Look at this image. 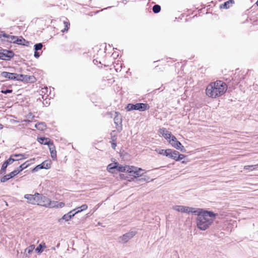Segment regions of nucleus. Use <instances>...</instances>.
Segmentation results:
<instances>
[{
    "label": "nucleus",
    "instance_id": "nucleus-34",
    "mask_svg": "<svg viewBox=\"0 0 258 258\" xmlns=\"http://www.w3.org/2000/svg\"><path fill=\"white\" fill-rule=\"evenodd\" d=\"M161 10V7L159 5H156L153 6V11L155 13H159Z\"/></svg>",
    "mask_w": 258,
    "mask_h": 258
},
{
    "label": "nucleus",
    "instance_id": "nucleus-1",
    "mask_svg": "<svg viewBox=\"0 0 258 258\" xmlns=\"http://www.w3.org/2000/svg\"><path fill=\"white\" fill-rule=\"evenodd\" d=\"M194 214L197 215L196 225L198 228L205 231L213 224L218 214L212 211H208L201 208H196Z\"/></svg>",
    "mask_w": 258,
    "mask_h": 258
},
{
    "label": "nucleus",
    "instance_id": "nucleus-29",
    "mask_svg": "<svg viewBox=\"0 0 258 258\" xmlns=\"http://www.w3.org/2000/svg\"><path fill=\"white\" fill-rule=\"evenodd\" d=\"M234 3V1L232 0L227 1L224 3L223 6H221V8H223L224 9L229 8Z\"/></svg>",
    "mask_w": 258,
    "mask_h": 258
},
{
    "label": "nucleus",
    "instance_id": "nucleus-13",
    "mask_svg": "<svg viewBox=\"0 0 258 258\" xmlns=\"http://www.w3.org/2000/svg\"><path fill=\"white\" fill-rule=\"evenodd\" d=\"M159 135L164 137L167 141L171 138L172 135L166 128H160L158 131Z\"/></svg>",
    "mask_w": 258,
    "mask_h": 258
},
{
    "label": "nucleus",
    "instance_id": "nucleus-43",
    "mask_svg": "<svg viewBox=\"0 0 258 258\" xmlns=\"http://www.w3.org/2000/svg\"><path fill=\"white\" fill-rule=\"evenodd\" d=\"M3 128V125L2 124L0 123V130H2Z\"/></svg>",
    "mask_w": 258,
    "mask_h": 258
},
{
    "label": "nucleus",
    "instance_id": "nucleus-37",
    "mask_svg": "<svg viewBox=\"0 0 258 258\" xmlns=\"http://www.w3.org/2000/svg\"><path fill=\"white\" fill-rule=\"evenodd\" d=\"M185 157V156L183 154H180L178 152V155H177V156H176V161H179V160H181L183 159H184Z\"/></svg>",
    "mask_w": 258,
    "mask_h": 258
},
{
    "label": "nucleus",
    "instance_id": "nucleus-2",
    "mask_svg": "<svg viewBox=\"0 0 258 258\" xmlns=\"http://www.w3.org/2000/svg\"><path fill=\"white\" fill-rule=\"evenodd\" d=\"M226 84L220 81L210 84L206 88V94L209 97L215 98L224 94L227 90Z\"/></svg>",
    "mask_w": 258,
    "mask_h": 258
},
{
    "label": "nucleus",
    "instance_id": "nucleus-33",
    "mask_svg": "<svg viewBox=\"0 0 258 258\" xmlns=\"http://www.w3.org/2000/svg\"><path fill=\"white\" fill-rule=\"evenodd\" d=\"M9 164L8 163H7L6 161L3 163V164L2 166L1 170V174H4L6 172V169Z\"/></svg>",
    "mask_w": 258,
    "mask_h": 258
},
{
    "label": "nucleus",
    "instance_id": "nucleus-6",
    "mask_svg": "<svg viewBox=\"0 0 258 258\" xmlns=\"http://www.w3.org/2000/svg\"><path fill=\"white\" fill-rule=\"evenodd\" d=\"M5 37L7 40L11 43H16L19 44H22L23 41H25L24 39H19L17 37L7 34L3 32H0V37Z\"/></svg>",
    "mask_w": 258,
    "mask_h": 258
},
{
    "label": "nucleus",
    "instance_id": "nucleus-4",
    "mask_svg": "<svg viewBox=\"0 0 258 258\" xmlns=\"http://www.w3.org/2000/svg\"><path fill=\"white\" fill-rule=\"evenodd\" d=\"M149 106L148 104L145 103H137L136 104L130 103L128 104L126 107V109L127 111L137 110L143 111L149 109Z\"/></svg>",
    "mask_w": 258,
    "mask_h": 258
},
{
    "label": "nucleus",
    "instance_id": "nucleus-25",
    "mask_svg": "<svg viewBox=\"0 0 258 258\" xmlns=\"http://www.w3.org/2000/svg\"><path fill=\"white\" fill-rule=\"evenodd\" d=\"M168 157L172 158L176 161V156L177 155H178V151L170 149V152H168Z\"/></svg>",
    "mask_w": 258,
    "mask_h": 258
},
{
    "label": "nucleus",
    "instance_id": "nucleus-31",
    "mask_svg": "<svg viewBox=\"0 0 258 258\" xmlns=\"http://www.w3.org/2000/svg\"><path fill=\"white\" fill-rule=\"evenodd\" d=\"M35 249V246L34 245H31L29 247L26 248L25 250V253H27L28 254L31 253V252Z\"/></svg>",
    "mask_w": 258,
    "mask_h": 258
},
{
    "label": "nucleus",
    "instance_id": "nucleus-30",
    "mask_svg": "<svg viewBox=\"0 0 258 258\" xmlns=\"http://www.w3.org/2000/svg\"><path fill=\"white\" fill-rule=\"evenodd\" d=\"M178 141L176 137L172 135L171 138L168 141V143L173 147V145H175Z\"/></svg>",
    "mask_w": 258,
    "mask_h": 258
},
{
    "label": "nucleus",
    "instance_id": "nucleus-26",
    "mask_svg": "<svg viewBox=\"0 0 258 258\" xmlns=\"http://www.w3.org/2000/svg\"><path fill=\"white\" fill-rule=\"evenodd\" d=\"M117 165V163H111V164H109L107 168V170L109 172L113 173L114 172V170L115 169L116 170Z\"/></svg>",
    "mask_w": 258,
    "mask_h": 258
},
{
    "label": "nucleus",
    "instance_id": "nucleus-45",
    "mask_svg": "<svg viewBox=\"0 0 258 258\" xmlns=\"http://www.w3.org/2000/svg\"><path fill=\"white\" fill-rule=\"evenodd\" d=\"M18 157V158H21V157Z\"/></svg>",
    "mask_w": 258,
    "mask_h": 258
},
{
    "label": "nucleus",
    "instance_id": "nucleus-5",
    "mask_svg": "<svg viewBox=\"0 0 258 258\" xmlns=\"http://www.w3.org/2000/svg\"><path fill=\"white\" fill-rule=\"evenodd\" d=\"M172 209L180 213L186 214H194L196 208L190 207L181 205H175L172 207Z\"/></svg>",
    "mask_w": 258,
    "mask_h": 258
},
{
    "label": "nucleus",
    "instance_id": "nucleus-15",
    "mask_svg": "<svg viewBox=\"0 0 258 258\" xmlns=\"http://www.w3.org/2000/svg\"><path fill=\"white\" fill-rule=\"evenodd\" d=\"M18 173H19V171H15V170L11 172L10 173L5 175L1 179V181L2 182H5L10 179V178L14 177L16 175H17Z\"/></svg>",
    "mask_w": 258,
    "mask_h": 258
},
{
    "label": "nucleus",
    "instance_id": "nucleus-10",
    "mask_svg": "<svg viewBox=\"0 0 258 258\" xmlns=\"http://www.w3.org/2000/svg\"><path fill=\"white\" fill-rule=\"evenodd\" d=\"M14 55L13 52L6 49L0 51V59L8 60L10 59Z\"/></svg>",
    "mask_w": 258,
    "mask_h": 258
},
{
    "label": "nucleus",
    "instance_id": "nucleus-21",
    "mask_svg": "<svg viewBox=\"0 0 258 258\" xmlns=\"http://www.w3.org/2000/svg\"><path fill=\"white\" fill-rule=\"evenodd\" d=\"M115 116H114V123L117 125H119L121 124L122 121L121 116L117 112H115Z\"/></svg>",
    "mask_w": 258,
    "mask_h": 258
},
{
    "label": "nucleus",
    "instance_id": "nucleus-27",
    "mask_svg": "<svg viewBox=\"0 0 258 258\" xmlns=\"http://www.w3.org/2000/svg\"><path fill=\"white\" fill-rule=\"evenodd\" d=\"M173 147L177 150H180L182 152H184L185 151V149L184 147L181 145L180 142L179 141L176 142L175 145H173Z\"/></svg>",
    "mask_w": 258,
    "mask_h": 258
},
{
    "label": "nucleus",
    "instance_id": "nucleus-32",
    "mask_svg": "<svg viewBox=\"0 0 258 258\" xmlns=\"http://www.w3.org/2000/svg\"><path fill=\"white\" fill-rule=\"evenodd\" d=\"M29 164H26V163H24L22 164H21L20 167L19 169H15V171H19V173L22 171L23 169L26 168L28 166Z\"/></svg>",
    "mask_w": 258,
    "mask_h": 258
},
{
    "label": "nucleus",
    "instance_id": "nucleus-36",
    "mask_svg": "<svg viewBox=\"0 0 258 258\" xmlns=\"http://www.w3.org/2000/svg\"><path fill=\"white\" fill-rule=\"evenodd\" d=\"M42 44L41 43L36 44L34 45V49L35 51H38L39 50H41L42 48Z\"/></svg>",
    "mask_w": 258,
    "mask_h": 258
},
{
    "label": "nucleus",
    "instance_id": "nucleus-38",
    "mask_svg": "<svg viewBox=\"0 0 258 258\" xmlns=\"http://www.w3.org/2000/svg\"><path fill=\"white\" fill-rule=\"evenodd\" d=\"M254 166L258 167V164L257 165H246V166H244V169H245V170H248V169H249L251 167H253Z\"/></svg>",
    "mask_w": 258,
    "mask_h": 258
},
{
    "label": "nucleus",
    "instance_id": "nucleus-40",
    "mask_svg": "<svg viewBox=\"0 0 258 258\" xmlns=\"http://www.w3.org/2000/svg\"><path fill=\"white\" fill-rule=\"evenodd\" d=\"M12 92V90H9V89H7L5 91H2V92L4 93V94H7L8 93H11Z\"/></svg>",
    "mask_w": 258,
    "mask_h": 258
},
{
    "label": "nucleus",
    "instance_id": "nucleus-19",
    "mask_svg": "<svg viewBox=\"0 0 258 258\" xmlns=\"http://www.w3.org/2000/svg\"><path fill=\"white\" fill-rule=\"evenodd\" d=\"M37 141L40 144L47 145L48 146L52 143L49 139L44 137L38 138Z\"/></svg>",
    "mask_w": 258,
    "mask_h": 258
},
{
    "label": "nucleus",
    "instance_id": "nucleus-9",
    "mask_svg": "<svg viewBox=\"0 0 258 258\" xmlns=\"http://www.w3.org/2000/svg\"><path fill=\"white\" fill-rule=\"evenodd\" d=\"M39 197L40 194L38 193H35L34 195L26 194L24 196V198L27 200V203L33 205H37Z\"/></svg>",
    "mask_w": 258,
    "mask_h": 258
},
{
    "label": "nucleus",
    "instance_id": "nucleus-24",
    "mask_svg": "<svg viewBox=\"0 0 258 258\" xmlns=\"http://www.w3.org/2000/svg\"><path fill=\"white\" fill-rule=\"evenodd\" d=\"M72 212H73V211H71L67 214H64L62 216L61 219L64 220L66 221H68L75 215L74 213H73L72 215H71V213H72Z\"/></svg>",
    "mask_w": 258,
    "mask_h": 258
},
{
    "label": "nucleus",
    "instance_id": "nucleus-18",
    "mask_svg": "<svg viewBox=\"0 0 258 258\" xmlns=\"http://www.w3.org/2000/svg\"><path fill=\"white\" fill-rule=\"evenodd\" d=\"M49 149L50 152L51 157L53 159H56V152L55 150V147L52 143L49 146Z\"/></svg>",
    "mask_w": 258,
    "mask_h": 258
},
{
    "label": "nucleus",
    "instance_id": "nucleus-35",
    "mask_svg": "<svg viewBox=\"0 0 258 258\" xmlns=\"http://www.w3.org/2000/svg\"><path fill=\"white\" fill-rule=\"evenodd\" d=\"M64 25V28L63 30H62L61 31L62 32H67L68 31L69 26H70V23L68 21H64L63 22Z\"/></svg>",
    "mask_w": 258,
    "mask_h": 258
},
{
    "label": "nucleus",
    "instance_id": "nucleus-12",
    "mask_svg": "<svg viewBox=\"0 0 258 258\" xmlns=\"http://www.w3.org/2000/svg\"><path fill=\"white\" fill-rule=\"evenodd\" d=\"M51 167V162L48 161H45L43 162L41 164L38 165L36 166L33 169V172H37L40 169H48Z\"/></svg>",
    "mask_w": 258,
    "mask_h": 258
},
{
    "label": "nucleus",
    "instance_id": "nucleus-39",
    "mask_svg": "<svg viewBox=\"0 0 258 258\" xmlns=\"http://www.w3.org/2000/svg\"><path fill=\"white\" fill-rule=\"evenodd\" d=\"M40 55V54L39 52H38V51H35L34 52V56L36 57V58H38Z\"/></svg>",
    "mask_w": 258,
    "mask_h": 258
},
{
    "label": "nucleus",
    "instance_id": "nucleus-8",
    "mask_svg": "<svg viewBox=\"0 0 258 258\" xmlns=\"http://www.w3.org/2000/svg\"><path fill=\"white\" fill-rule=\"evenodd\" d=\"M28 155L25 154H14L11 155L10 158L6 161V162L9 165L11 164L13 162L15 161L26 159L28 157Z\"/></svg>",
    "mask_w": 258,
    "mask_h": 258
},
{
    "label": "nucleus",
    "instance_id": "nucleus-17",
    "mask_svg": "<svg viewBox=\"0 0 258 258\" xmlns=\"http://www.w3.org/2000/svg\"><path fill=\"white\" fill-rule=\"evenodd\" d=\"M131 169L130 166H123L117 163L116 170L119 172H127L129 173V171Z\"/></svg>",
    "mask_w": 258,
    "mask_h": 258
},
{
    "label": "nucleus",
    "instance_id": "nucleus-20",
    "mask_svg": "<svg viewBox=\"0 0 258 258\" xmlns=\"http://www.w3.org/2000/svg\"><path fill=\"white\" fill-rule=\"evenodd\" d=\"M87 208H88V206L86 204H84V205H82L80 207H78L74 209L72 211H73V212H75L74 214H75V215H76V214H77L79 212H81L83 211L86 210V209H87Z\"/></svg>",
    "mask_w": 258,
    "mask_h": 258
},
{
    "label": "nucleus",
    "instance_id": "nucleus-28",
    "mask_svg": "<svg viewBox=\"0 0 258 258\" xmlns=\"http://www.w3.org/2000/svg\"><path fill=\"white\" fill-rule=\"evenodd\" d=\"M35 127L40 131H44L46 128V125L44 122H39L38 123L35 124Z\"/></svg>",
    "mask_w": 258,
    "mask_h": 258
},
{
    "label": "nucleus",
    "instance_id": "nucleus-23",
    "mask_svg": "<svg viewBox=\"0 0 258 258\" xmlns=\"http://www.w3.org/2000/svg\"><path fill=\"white\" fill-rule=\"evenodd\" d=\"M155 151L160 155H162L166 156V157H167V156L168 155V152H170V149H166V150H164V149H156L155 150Z\"/></svg>",
    "mask_w": 258,
    "mask_h": 258
},
{
    "label": "nucleus",
    "instance_id": "nucleus-22",
    "mask_svg": "<svg viewBox=\"0 0 258 258\" xmlns=\"http://www.w3.org/2000/svg\"><path fill=\"white\" fill-rule=\"evenodd\" d=\"M46 248V246L45 243L42 242L40 243L36 248L35 251H36L38 253H42L44 249Z\"/></svg>",
    "mask_w": 258,
    "mask_h": 258
},
{
    "label": "nucleus",
    "instance_id": "nucleus-42",
    "mask_svg": "<svg viewBox=\"0 0 258 258\" xmlns=\"http://www.w3.org/2000/svg\"><path fill=\"white\" fill-rule=\"evenodd\" d=\"M140 180L148 181L147 179H146V178H142L140 179Z\"/></svg>",
    "mask_w": 258,
    "mask_h": 258
},
{
    "label": "nucleus",
    "instance_id": "nucleus-44",
    "mask_svg": "<svg viewBox=\"0 0 258 258\" xmlns=\"http://www.w3.org/2000/svg\"><path fill=\"white\" fill-rule=\"evenodd\" d=\"M256 5L258 6V0H257V1L256 2Z\"/></svg>",
    "mask_w": 258,
    "mask_h": 258
},
{
    "label": "nucleus",
    "instance_id": "nucleus-16",
    "mask_svg": "<svg viewBox=\"0 0 258 258\" xmlns=\"http://www.w3.org/2000/svg\"><path fill=\"white\" fill-rule=\"evenodd\" d=\"M1 75L2 77L5 78H7L9 80H15V76H16V73H11L7 72H3L1 73Z\"/></svg>",
    "mask_w": 258,
    "mask_h": 258
},
{
    "label": "nucleus",
    "instance_id": "nucleus-7",
    "mask_svg": "<svg viewBox=\"0 0 258 258\" xmlns=\"http://www.w3.org/2000/svg\"><path fill=\"white\" fill-rule=\"evenodd\" d=\"M15 80L21 81L25 82L33 83L36 80L33 76H28L24 75H18L16 74Z\"/></svg>",
    "mask_w": 258,
    "mask_h": 258
},
{
    "label": "nucleus",
    "instance_id": "nucleus-11",
    "mask_svg": "<svg viewBox=\"0 0 258 258\" xmlns=\"http://www.w3.org/2000/svg\"><path fill=\"white\" fill-rule=\"evenodd\" d=\"M144 171V170L141 168L131 166L129 173L134 174L135 177H138L143 175Z\"/></svg>",
    "mask_w": 258,
    "mask_h": 258
},
{
    "label": "nucleus",
    "instance_id": "nucleus-41",
    "mask_svg": "<svg viewBox=\"0 0 258 258\" xmlns=\"http://www.w3.org/2000/svg\"><path fill=\"white\" fill-rule=\"evenodd\" d=\"M116 146V144H115V143L112 144V147L113 149H115Z\"/></svg>",
    "mask_w": 258,
    "mask_h": 258
},
{
    "label": "nucleus",
    "instance_id": "nucleus-14",
    "mask_svg": "<svg viewBox=\"0 0 258 258\" xmlns=\"http://www.w3.org/2000/svg\"><path fill=\"white\" fill-rule=\"evenodd\" d=\"M136 234L135 231H130L124 234L122 236L120 237V239L123 242H126L130 239L132 238Z\"/></svg>",
    "mask_w": 258,
    "mask_h": 258
},
{
    "label": "nucleus",
    "instance_id": "nucleus-3",
    "mask_svg": "<svg viewBox=\"0 0 258 258\" xmlns=\"http://www.w3.org/2000/svg\"><path fill=\"white\" fill-rule=\"evenodd\" d=\"M37 205L44 206L48 208H61L64 206V203L63 202H58L57 201H52L48 198L41 196L38 198Z\"/></svg>",
    "mask_w": 258,
    "mask_h": 258
}]
</instances>
